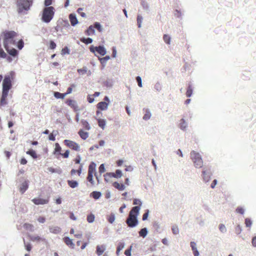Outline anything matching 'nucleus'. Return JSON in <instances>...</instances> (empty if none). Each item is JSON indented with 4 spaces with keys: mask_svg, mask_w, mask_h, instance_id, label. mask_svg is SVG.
Masks as SVG:
<instances>
[{
    "mask_svg": "<svg viewBox=\"0 0 256 256\" xmlns=\"http://www.w3.org/2000/svg\"><path fill=\"white\" fill-rule=\"evenodd\" d=\"M16 4L18 13H22L24 10L28 11L30 10L32 2V0H18Z\"/></svg>",
    "mask_w": 256,
    "mask_h": 256,
    "instance_id": "20e7f679",
    "label": "nucleus"
},
{
    "mask_svg": "<svg viewBox=\"0 0 256 256\" xmlns=\"http://www.w3.org/2000/svg\"><path fill=\"white\" fill-rule=\"evenodd\" d=\"M125 246V244L124 242H120L118 244V246L116 248V254L118 256L120 252L122 250Z\"/></svg>",
    "mask_w": 256,
    "mask_h": 256,
    "instance_id": "72a5a7b5",
    "label": "nucleus"
},
{
    "mask_svg": "<svg viewBox=\"0 0 256 256\" xmlns=\"http://www.w3.org/2000/svg\"><path fill=\"white\" fill-rule=\"evenodd\" d=\"M70 50L68 46H66L62 48L61 54L62 55L68 54H70Z\"/></svg>",
    "mask_w": 256,
    "mask_h": 256,
    "instance_id": "8fccbe9b",
    "label": "nucleus"
},
{
    "mask_svg": "<svg viewBox=\"0 0 256 256\" xmlns=\"http://www.w3.org/2000/svg\"><path fill=\"white\" fill-rule=\"evenodd\" d=\"M190 156L196 168L202 167L203 160L201 155L198 152L192 150L190 153Z\"/></svg>",
    "mask_w": 256,
    "mask_h": 256,
    "instance_id": "7ed1b4c3",
    "label": "nucleus"
},
{
    "mask_svg": "<svg viewBox=\"0 0 256 256\" xmlns=\"http://www.w3.org/2000/svg\"><path fill=\"white\" fill-rule=\"evenodd\" d=\"M54 96L57 99H64L66 96L64 93L62 94L58 92H54Z\"/></svg>",
    "mask_w": 256,
    "mask_h": 256,
    "instance_id": "c9c22d12",
    "label": "nucleus"
},
{
    "mask_svg": "<svg viewBox=\"0 0 256 256\" xmlns=\"http://www.w3.org/2000/svg\"><path fill=\"white\" fill-rule=\"evenodd\" d=\"M218 228L220 232L222 233H226V228L224 224H220Z\"/></svg>",
    "mask_w": 256,
    "mask_h": 256,
    "instance_id": "864d4df0",
    "label": "nucleus"
},
{
    "mask_svg": "<svg viewBox=\"0 0 256 256\" xmlns=\"http://www.w3.org/2000/svg\"><path fill=\"white\" fill-rule=\"evenodd\" d=\"M140 4L144 10H149V5L146 0H141Z\"/></svg>",
    "mask_w": 256,
    "mask_h": 256,
    "instance_id": "a19ab883",
    "label": "nucleus"
},
{
    "mask_svg": "<svg viewBox=\"0 0 256 256\" xmlns=\"http://www.w3.org/2000/svg\"><path fill=\"white\" fill-rule=\"evenodd\" d=\"M151 112L148 110H146V113L144 114V116H143V120H149L151 117Z\"/></svg>",
    "mask_w": 256,
    "mask_h": 256,
    "instance_id": "a18cd8bd",
    "label": "nucleus"
},
{
    "mask_svg": "<svg viewBox=\"0 0 256 256\" xmlns=\"http://www.w3.org/2000/svg\"><path fill=\"white\" fill-rule=\"evenodd\" d=\"M56 47V44L53 40H50L49 42V48L50 50H54Z\"/></svg>",
    "mask_w": 256,
    "mask_h": 256,
    "instance_id": "603ef678",
    "label": "nucleus"
},
{
    "mask_svg": "<svg viewBox=\"0 0 256 256\" xmlns=\"http://www.w3.org/2000/svg\"><path fill=\"white\" fill-rule=\"evenodd\" d=\"M149 213H150V211L148 210L147 209L145 210V212L144 213V214L142 216V220L144 221L148 219Z\"/></svg>",
    "mask_w": 256,
    "mask_h": 256,
    "instance_id": "bf43d9fd",
    "label": "nucleus"
},
{
    "mask_svg": "<svg viewBox=\"0 0 256 256\" xmlns=\"http://www.w3.org/2000/svg\"><path fill=\"white\" fill-rule=\"evenodd\" d=\"M7 92H2V96L0 99V105L3 106L7 104L6 98L8 96Z\"/></svg>",
    "mask_w": 256,
    "mask_h": 256,
    "instance_id": "f3484780",
    "label": "nucleus"
},
{
    "mask_svg": "<svg viewBox=\"0 0 256 256\" xmlns=\"http://www.w3.org/2000/svg\"><path fill=\"white\" fill-rule=\"evenodd\" d=\"M245 224L246 227H250L252 224V221L250 218H246L245 219Z\"/></svg>",
    "mask_w": 256,
    "mask_h": 256,
    "instance_id": "052dcab7",
    "label": "nucleus"
},
{
    "mask_svg": "<svg viewBox=\"0 0 256 256\" xmlns=\"http://www.w3.org/2000/svg\"><path fill=\"white\" fill-rule=\"evenodd\" d=\"M32 201L36 205L44 204L48 203V200L42 198H34Z\"/></svg>",
    "mask_w": 256,
    "mask_h": 256,
    "instance_id": "f8f14e48",
    "label": "nucleus"
},
{
    "mask_svg": "<svg viewBox=\"0 0 256 256\" xmlns=\"http://www.w3.org/2000/svg\"><path fill=\"white\" fill-rule=\"evenodd\" d=\"M49 230H50V232H52V234H58L61 232V228L60 227L58 226H50Z\"/></svg>",
    "mask_w": 256,
    "mask_h": 256,
    "instance_id": "412c9836",
    "label": "nucleus"
},
{
    "mask_svg": "<svg viewBox=\"0 0 256 256\" xmlns=\"http://www.w3.org/2000/svg\"><path fill=\"white\" fill-rule=\"evenodd\" d=\"M55 9L53 6L44 7L41 12V20L46 24L49 23L54 18Z\"/></svg>",
    "mask_w": 256,
    "mask_h": 256,
    "instance_id": "f03ea898",
    "label": "nucleus"
},
{
    "mask_svg": "<svg viewBox=\"0 0 256 256\" xmlns=\"http://www.w3.org/2000/svg\"><path fill=\"white\" fill-rule=\"evenodd\" d=\"M86 34L88 36H91L95 34V30L93 26H90L86 31Z\"/></svg>",
    "mask_w": 256,
    "mask_h": 256,
    "instance_id": "f704fd0d",
    "label": "nucleus"
},
{
    "mask_svg": "<svg viewBox=\"0 0 256 256\" xmlns=\"http://www.w3.org/2000/svg\"><path fill=\"white\" fill-rule=\"evenodd\" d=\"M93 26L94 27V28H96L100 32H102V26L99 22H94Z\"/></svg>",
    "mask_w": 256,
    "mask_h": 256,
    "instance_id": "37998d69",
    "label": "nucleus"
},
{
    "mask_svg": "<svg viewBox=\"0 0 256 256\" xmlns=\"http://www.w3.org/2000/svg\"><path fill=\"white\" fill-rule=\"evenodd\" d=\"M114 173H115V176H116V178H120L122 176V171L119 169L116 170Z\"/></svg>",
    "mask_w": 256,
    "mask_h": 256,
    "instance_id": "5fc2aeb1",
    "label": "nucleus"
},
{
    "mask_svg": "<svg viewBox=\"0 0 256 256\" xmlns=\"http://www.w3.org/2000/svg\"><path fill=\"white\" fill-rule=\"evenodd\" d=\"M80 122L82 125L83 128L86 130H90L91 127H90L89 123L86 120L82 119L81 120Z\"/></svg>",
    "mask_w": 256,
    "mask_h": 256,
    "instance_id": "2f4dec72",
    "label": "nucleus"
},
{
    "mask_svg": "<svg viewBox=\"0 0 256 256\" xmlns=\"http://www.w3.org/2000/svg\"><path fill=\"white\" fill-rule=\"evenodd\" d=\"M28 238L32 242H46V239L45 238L40 237L38 236L28 235Z\"/></svg>",
    "mask_w": 256,
    "mask_h": 256,
    "instance_id": "4468645a",
    "label": "nucleus"
},
{
    "mask_svg": "<svg viewBox=\"0 0 256 256\" xmlns=\"http://www.w3.org/2000/svg\"><path fill=\"white\" fill-rule=\"evenodd\" d=\"M48 170L52 173H57L60 174L62 173V170L60 168H54L52 167H50L48 168Z\"/></svg>",
    "mask_w": 256,
    "mask_h": 256,
    "instance_id": "e433bc0d",
    "label": "nucleus"
},
{
    "mask_svg": "<svg viewBox=\"0 0 256 256\" xmlns=\"http://www.w3.org/2000/svg\"><path fill=\"white\" fill-rule=\"evenodd\" d=\"M29 180H24L22 182L19 187L20 192L23 194L28 189L29 186Z\"/></svg>",
    "mask_w": 256,
    "mask_h": 256,
    "instance_id": "1a4fd4ad",
    "label": "nucleus"
},
{
    "mask_svg": "<svg viewBox=\"0 0 256 256\" xmlns=\"http://www.w3.org/2000/svg\"><path fill=\"white\" fill-rule=\"evenodd\" d=\"M24 46V42L22 40H18V44H17V48L19 50H22Z\"/></svg>",
    "mask_w": 256,
    "mask_h": 256,
    "instance_id": "6e6d98bb",
    "label": "nucleus"
},
{
    "mask_svg": "<svg viewBox=\"0 0 256 256\" xmlns=\"http://www.w3.org/2000/svg\"><path fill=\"white\" fill-rule=\"evenodd\" d=\"M148 228H144L140 229L138 233L140 236L144 238L148 235Z\"/></svg>",
    "mask_w": 256,
    "mask_h": 256,
    "instance_id": "7c9ffc66",
    "label": "nucleus"
},
{
    "mask_svg": "<svg viewBox=\"0 0 256 256\" xmlns=\"http://www.w3.org/2000/svg\"><path fill=\"white\" fill-rule=\"evenodd\" d=\"M172 232L174 234L176 235L179 234V229L176 225H174L172 228Z\"/></svg>",
    "mask_w": 256,
    "mask_h": 256,
    "instance_id": "3c124183",
    "label": "nucleus"
},
{
    "mask_svg": "<svg viewBox=\"0 0 256 256\" xmlns=\"http://www.w3.org/2000/svg\"><path fill=\"white\" fill-rule=\"evenodd\" d=\"M202 178L205 182H209L212 173L210 169H206L205 168H203L202 172Z\"/></svg>",
    "mask_w": 256,
    "mask_h": 256,
    "instance_id": "6e6552de",
    "label": "nucleus"
},
{
    "mask_svg": "<svg viewBox=\"0 0 256 256\" xmlns=\"http://www.w3.org/2000/svg\"><path fill=\"white\" fill-rule=\"evenodd\" d=\"M16 32L14 31H8L4 33V39L8 41L12 40L16 36Z\"/></svg>",
    "mask_w": 256,
    "mask_h": 256,
    "instance_id": "9d476101",
    "label": "nucleus"
},
{
    "mask_svg": "<svg viewBox=\"0 0 256 256\" xmlns=\"http://www.w3.org/2000/svg\"><path fill=\"white\" fill-rule=\"evenodd\" d=\"M153 226L154 228L156 230L157 232H158L160 228V224L158 222H154L153 223Z\"/></svg>",
    "mask_w": 256,
    "mask_h": 256,
    "instance_id": "338daca9",
    "label": "nucleus"
},
{
    "mask_svg": "<svg viewBox=\"0 0 256 256\" xmlns=\"http://www.w3.org/2000/svg\"><path fill=\"white\" fill-rule=\"evenodd\" d=\"M242 231V226L240 224H238L235 228V232L237 234H239L241 233Z\"/></svg>",
    "mask_w": 256,
    "mask_h": 256,
    "instance_id": "69168bd1",
    "label": "nucleus"
},
{
    "mask_svg": "<svg viewBox=\"0 0 256 256\" xmlns=\"http://www.w3.org/2000/svg\"><path fill=\"white\" fill-rule=\"evenodd\" d=\"M110 102L109 97L106 96L104 98V101L100 102L96 104V108L98 110H106L108 108Z\"/></svg>",
    "mask_w": 256,
    "mask_h": 256,
    "instance_id": "423d86ee",
    "label": "nucleus"
},
{
    "mask_svg": "<svg viewBox=\"0 0 256 256\" xmlns=\"http://www.w3.org/2000/svg\"><path fill=\"white\" fill-rule=\"evenodd\" d=\"M65 102L67 105L72 108L75 112H77L79 110L76 100L71 99H68Z\"/></svg>",
    "mask_w": 256,
    "mask_h": 256,
    "instance_id": "9b49d317",
    "label": "nucleus"
},
{
    "mask_svg": "<svg viewBox=\"0 0 256 256\" xmlns=\"http://www.w3.org/2000/svg\"><path fill=\"white\" fill-rule=\"evenodd\" d=\"M87 180H88L92 184H94V180L93 178V174H88V176H87Z\"/></svg>",
    "mask_w": 256,
    "mask_h": 256,
    "instance_id": "4d7b16f0",
    "label": "nucleus"
},
{
    "mask_svg": "<svg viewBox=\"0 0 256 256\" xmlns=\"http://www.w3.org/2000/svg\"><path fill=\"white\" fill-rule=\"evenodd\" d=\"M140 206H134L130 212L129 215L126 221L128 226L130 228L136 227L138 224V216L140 214Z\"/></svg>",
    "mask_w": 256,
    "mask_h": 256,
    "instance_id": "f257e3e1",
    "label": "nucleus"
},
{
    "mask_svg": "<svg viewBox=\"0 0 256 256\" xmlns=\"http://www.w3.org/2000/svg\"><path fill=\"white\" fill-rule=\"evenodd\" d=\"M103 84L107 88H111L113 86L114 81L111 78H108L106 80L103 82Z\"/></svg>",
    "mask_w": 256,
    "mask_h": 256,
    "instance_id": "bb28decb",
    "label": "nucleus"
},
{
    "mask_svg": "<svg viewBox=\"0 0 256 256\" xmlns=\"http://www.w3.org/2000/svg\"><path fill=\"white\" fill-rule=\"evenodd\" d=\"M26 154L30 155L32 158L36 160L38 158V155L36 153V152L32 149H29Z\"/></svg>",
    "mask_w": 256,
    "mask_h": 256,
    "instance_id": "cd10ccee",
    "label": "nucleus"
},
{
    "mask_svg": "<svg viewBox=\"0 0 256 256\" xmlns=\"http://www.w3.org/2000/svg\"><path fill=\"white\" fill-rule=\"evenodd\" d=\"M116 220L115 214L112 212L109 216H107V220L110 224H112Z\"/></svg>",
    "mask_w": 256,
    "mask_h": 256,
    "instance_id": "58836bf2",
    "label": "nucleus"
},
{
    "mask_svg": "<svg viewBox=\"0 0 256 256\" xmlns=\"http://www.w3.org/2000/svg\"><path fill=\"white\" fill-rule=\"evenodd\" d=\"M106 170L104 164H101L98 168V172L100 174L104 173Z\"/></svg>",
    "mask_w": 256,
    "mask_h": 256,
    "instance_id": "680f3d73",
    "label": "nucleus"
},
{
    "mask_svg": "<svg viewBox=\"0 0 256 256\" xmlns=\"http://www.w3.org/2000/svg\"><path fill=\"white\" fill-rule=\"evenodd\" d=\"M136 80L138 82V86L142 88V80L140 76H137L136 77Z\"/></svg>",
    "mask_w": 256,
    "mask_h": 256,
    "instance_id": "e2e57ef3",
    "label": "nucleus"
},
{
    "mask_svg": "<svg viewBox=\"0 0 256 256\" xmlns=\"http://www.w3.org/2000/svg\"><path fill=\"white\" fill-rule=\"evenodd\" d=\"M98 59L100 62V64H102L103 68L105 67L107 61L108 60L110 59V56H106L104 57L103 58H100L98 57Z\"/></svg>",
    "mask_w": 256,
    "mask_h": 256,
    "instance_id": "4be33fe9",
    "label": "nucleus"
},
{
    "mask_svg": "<svg viewBox=\"0 0 256 256\" xmlns=\"http://www.w3.org/2000/svg\"><path fill=\"white\" fill-rule=\"evenodd\" d=\"M94 97L93 96V95L88 94V96L87 100L88 102L89 103L92 104V103L94 100Z\"/></svg>",
    "mask_w": 256,
    "mask_h": 256,
    "instance_id": "774afa93",
    "label": "nucleus"
},
{
    "mask_svg": "<svg viewBox=\"0 0 256 256\" xmlns=\"http://www.w3.org/2000/svg\"><path fill=\"white\" fill-rule=\"evenodd\" d=\"M75 86H76L74 84H71L70 86L68 88L66 92V93H64V94H66V96L68 94H71L72 92V88Z\"/></svg>",
    "mask_w": 256,
    "mask_h": 256,
    "instance_id": "13d9d810",
    "label": "nucleus"
},
{
    "mask_svg": "<svg viewBox=\"0 0 256 256\" xmlns=\"http://www.w3.org/2000/svg\"><path fill=\"white\" fill-rule=\"evenodd\" d=\"M80 41L86 44H88L92 42L93 40L90 38L83 37L81 38Z\"/></svg>",
    "mask_w": 256,
    "mask_h": 256,
    "instance_id": "ea45409f",
    "label": "nucleus"
},
{
    "mask_svg": "<svg viewBox=\"0 0 256 256\" xmlns=\"http://www.w3.org/2000/svg\"><path fill=\"white\" fill-rule=\"evenodd\" d=\"M83 8H80L78 9L77 10V12H78V14L82 18H86V14L84 12H82V11L83 10Z\"/></svg>",
    "mask_w": 256,
    "mask_h": 256,
    "instance_id": "0e129e2a",
    "label": "nucleus"
},
{
    "mask_svg": "<svg viewBox=\"0 0 256 256\" xmlns=\"http://www.w3.org/2000/svg\"><path fill=\"white\" fill-rule=\"evenodd\" d=\"M78 134L83 140H86L88 137V133L86 132H84L82 129L79 130Z\"/></svg>",
    "mask_w": 256,
    "mask_h": 256,
    "instance_id": "5701e85b",
    "label": "nucleus"
},
{
    "mask_svg": "<svg viewBox=\"0 0 256 256\" xmlns=\"http://www.w3.org/2000/svg\"><path fill=\"white\" fill-rule=\"evenodd\" d=\"M102 196V192L99 191H93L90 194V197L96 200H98Z\"/></svg>",
    "mask_w": 256,
    "mask_h": 256,
    "instance_id": "aec40b11",
    "label": "nucleus"
},
{
    "mask_svg": "<svg viewBox=\"0 0 256 256\" xmlns=\"http://www.w3.org/2000/svg\"><path fill=\"white\" fill-rule=\"evenodd\" d=\"M112 186L116 188L119 190H124L126 186L123 184H120L118 182H115L112 184Z\"/></svg>",
    "mask_w": 256,
    "mask_h": 256,
    "instance_id": "b1692460",
    "label": "nucleus"
},
{
    "mask_svg": "<svg viewBox=\"0 0 256 256\" xmlns=\"http://www.w3.org/2000/svg\"><path fill=\"white\" fill-rule=\"evenodd\" d=\"M62 148L58 143L55 144V148L53 152V154L55 155H60L61 154Z\"/></svg>",
    "mask_w": 256,
    "mask_h": 256,
    "instance_id": "a878e982",
    "label": "nucleus"
},
{
    "mask_svg": "<svg viewBox=\"0 0 256 256\" xmlns=\"http://www.w3.org/2000/svg\"><path fill=\"white\" fill-rule=\"evenodd\" d=\"M67 182L68 185L72 188H76L78 185V182L76 180H68Z\"/></svg>",
    "mask_w": 256,
    "mask_h": 256,
    "instance_id": "c756f323",
    "label": "nucleus"
},
{
    "mask_svg": "<svg viewBox=\"0 0 256 256\" xmlns=\"http://www.w3.org/2000/svg\"><path fill=\"white\" fill-rule=\"evenodd\" d=\"M55 132L54 130L51 134H50L48 136V140L50 141H54L56 140V133L58 132H56V133L54 134Z\"/></svg>",
    "mask_w": 256,
    "mask_h": 256,
    "instance_id": "09e8293b",
    "label": "nucleus"
},
{
    "mask_svg": "<svg viewBox=\"0 0 256 256\" xmlns=\"http://www.w3.org/2000/svg\"><path fill=\"white\" fill-rule=\"evenodd\" d=\"M95 218V216L92 214H90L87 216V221L89 223H92L94 222Z\"/></svg>",
    "mask_w": 256,
    "mask_h": 256,
    "instance_id": "49530a36",
    "label": "nucleus"
},
{
    "mask_svg": "<svg viewBox=\"0 0 256 256\" xmlns=\"http://www.w3.org/2000/svg\"><path fill=\"white\" fill-rule=\"evenodd\" d=\"M64 241L68 246L71 247L72 248H74V244L73 243L72 240L68 236L64 237Z\"/></svg>",
    "mask_w": 256,
    "mask_h": 256,
    "instance_id": "a211bd4d",
    "label": "nucleus"
},
{
    "mask_svg": "<svg viewBox=\"0 0 256 256\" xmlns=\"http://www.w3.org/2000/svg\"><path fill=\"white\" fill-rule=\"evenodd\" d=\"M187 126H188V124H187L186 122V120L184 118L181 119L180 120V128L182 130H186Z\"/></svg>",
    "mask_w": 256,
    "mask_h": 256,
    "instance_id": "4c0bfd02",
    "label": "nucleus"
},
{
    "mask_svg": "<svg viewBox=\"0 0 256 256\" xmlns=\"http://www.w3.org/2000/svg\"><path fill=\"white\" fill-rule=\"evenodd\" d=\"M97 52L101 56H104L106 54V50L103 45H100L98 46Z\"/></svg>",
    "mask_w": 256,
    "mask_h": 256,
    "instance_id": "6ab92c4d",
    "label": "nucleus"
},
{
    "mask_svg": "<svg viewBox=\"0 0 256 256\" xmlns=\"http://www.w3.org/2000/svg\"><path fill=\"white\" fill-rule=\"evenodd\" d=\"M96 164L92 162L88 166V174H93L94 172L95 174L96 172Z\"/></svg>",
    "mask_w": 256,
    "mask_h": 256,
    "instance_id": "dca6fc26",
    "label": "nucleus"
},
{
    "mask_svg": "<svg viewBox=\"0 0 256 256\" xmlns=\"http://www.w3.org/2000/svg\"><path fill=\"white\" fill-rule=\"evenodd\" d=\"M24 247H25L26 250L28 252H30L32 249V246L30 242L26 243L25 242V240L24 238Z\"/></svg>",
    "mask_w": 256,
    "mask_h": 256,
    "instance_id": "de8ad7c7",
    "label": "nucleus"
},
{
    "mask_svg": "<svg viewBox=\"0 0 256 256\" xmlns=\"http://www.w3.org/2000/svg\"><path fill=\"white\" fill-rule=\"evenodd\" d=\"M163 40L166 44H170L171 38L169 35L164 34L163 36Z\"/></svg>",
    "mask_w": 256,
    "mask_h": 256,
    "instance_id": "c03bdc74",
    "label": "nucleus"
},
{
    "mask_svg": "<svg viewBox=\"0 0 256 256\" xmlns=\"http://www.w3.org/2000/svg\"><path fill=\"white\" fill-rule=\"evenodd\" d=\"M106 246L104 245H98L96 247V254L98 256H101L106 250Z\"/></svg>",
    "mask_w": 256,
    "mask_h": 256,
    "instance_id": "2eb2a0df",
    "label": "nucleus"
},
{
    "mask_svg": "<svg viewBox=\"0 0 256 256\" xmlns=\"http://www.w3.org/2000/svg\"><path fill=\"white\" fill-rule=\"evenodd\" d=\"M6 52L11 56L14 58L16 57L18 54V51L14 48H10Z\"/></svg>",
    "mask_w": 256,
    "mask_h": 256,
    "instance_id": "393cba45",
    "label": "nucleus"
},
{
    "mask_svg": "<svg viewBox=\"0 0 256 256\" xmlns=\"http://www.w3.org/2000/svg\"><path fill=\"white\" fill-rule=\"evenodd\" d=\"M143 20V17L141 14H138L137 16V24L138 26V28H140L142 27V24Z\"/></svg>",
    "mask_w": 256,
    "mask_h": 256,
    "instance_id": "79ce46f5",
    "label": "nucleus"
},
{
    "mask_svg": "<svg viewBox=\"0 0 256 256\" xmlns=\"http://www.w3.org/2000/svg\"><path fill=\"white\" fill-rule=\"evenodd\" d=\"M64 142L65 145H66L67 146H68L72 150L76 151L80 150V146L79 144L74 141L68 140H65L64 141Z\"/></svg>",
    "mask_w": 256,
    "mask_h": 256,
    "instance_id": "0eeeda50",
    "label": "nucleus"
},
{
    "mask_svg": "<svg viewBox=\"0 0 256 256\" xmlns=\"http://www.w3.org/2000/svg\"><path fill=\"white\" fill-rule=\"evenodd\" d=\"M96 119L98 121V126L102 130H104L106 124V120L104 119H102L100 118H96Z\"/></svg>",
    "mask_w": 256,
    "mask_h": 256,
    "instance_id": "c85d7f7f",
    "label": "nucleus"
},
{
    "mask_svg": "<svg viewBox=\"0 0 256 256\" xmlns=\"http://www.w3.org/2000/svg\"><path fill=\"white\" fill-rule=\"evenodd\" d=\"M193 92V89L192 87V85L190 84H188L186 92V96L188 98H190Z\"/></svg>",
    "mask_w": 256,
    "mask_h": 256,
    "instance_id": "473e14b6",
    "label": "nucleus"
},
{
    "mask_svg": "<svg viewBox=\"0 0 256 256\" xmlns=\"http://www.w3.org/2000/svg\"><path fill=\"white\" fill-rule=\"evenodd\" d=\"M12 88V78L10 75H6L2 81V92L8 93Z\"/></svg>",
    "mask_w": 256,
    "mask_h": 256,
    "instance_id": "39448f33",
    "label": "nucleus"
},
{
    "mask_svg": "<svg viewBox=\"0 0 256 256\" xmlns=\"http://www.w3.org/2000/svg\"><path fill=\"white\" fill-rule=\"evenodd\" d=\"M69 20L70 22L71 25L73 26L76 25L78 22L76 14L74 13H72L70 14Z\"/></svg>",
    "mask_w": 256,
    "mask_h": 256,
    "instance_id": "ddd939ff",
    "label": "nucleus"
}]
</instances>
